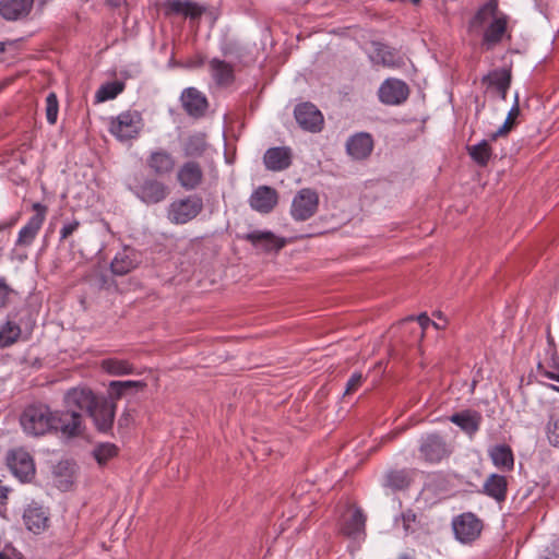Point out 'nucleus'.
I'll return each instance as SVG.
<instances>
[{
	"label": "nucleus",
	"instance_id": "nucleus-1",
	"mask_svg": "<svg viewBox=\"0 0 559 559\" xmlns=\"http://www.w3.org/2000/svg\"><path fill=\"white\" fill-rule=\"evenodd\" d=\"M53 412L48 405L32 404L24 408L20 425L25 435L43 437L53 432Z\"/></svg>",
	"mask_w": 559,
	"mask_h": 559
},
{
	"label": "nucleus",
	"instance_id": "nucleus-2",
	"mask_svg": "<svg viewBox=\"0 0 559 559\" xmlns=\"http://www.w3.org/2000/svg\"><path fill=\"white\" fill-rule=\"evenodd\" d=\"M497 9L496 1H489L477 11L472 20V25H481L488 16L493 17L484 34V44L488 48L500 43L507 31L508 17L504 14H498Z\"/></svg>",
	"mask_w": 559,
	"mask_h": 559
},
{
	"label": "nucleus",
	"instance_id": "nucleus-3",
	"mask_svg": "<svg viewBox=\"0 0 559 559\" xmlns=\"http://www.w3.org/2000/svg\"><path fill=\"white\" fill-rule=\"evenodd\" d=\"M144 128V119L138 110H126L117 117H112L109 123V132L119 142H128L139 138Z\"/></svg>",
	"mask_w": 559,
	"mask_h": 559
},
{
	"label": "nucleus",
	"instance_id": "nucleus-4",
	"mask_svg": "<svg viewBox=\"0 0 559 559\" xmlns=\"http://www.w3.org/2000/svg\"><path fill=\"white\" fill-rule=\"evenodd\" d=\"M5 465L21 483H31L36 474L35 462L31 453L20 447L7 451Z\"/></svg>",
	"mask_w": 559,
	"mask_h": 559
},
{
	"label": "nucleus",
	"instance_id": "nucleus-5",
	"mask_svg": "<svg viewBox=\"0 0 559 559\" xmlns=\"http://www.w3.org/2000/svg\"><path fill=\"white\" fill-rule=\"evenodd\" d=\"M53 432H60L68 439L80 437L84 433V419L80 412L74 409L53 412Z\"/></svg>",
	"mask_w": 559,
	"mask_h": 559
},
{
	"label": "nucleus",
	"instance_id": "nucleus-6",
	"mask_svg": "<svg viewBox=\"0 0 559 559\" xmlns=\"http://www.w3.org/2000/svg\"><path fill=\"white\" fill-rule=\"evenodd\" d=\"M116 402L114 399L98 396L95 405L87 415L92 418L96 430L100 433H109L112 430L116 416Z\"/></svg>",
	"mask_w": 559,
	"mask_h": 559
},
{
	"label": "nucleus",
	"instance_id": "nucleus-7",
	"mask_svg": "<svg viewBox=\"0 0 559 559\" xmlns=\"http://www.w3.org/2000/svg\"><path fill=\"white\" fill-rule=\"evenodd\" d=\"M133 194L147 205L163 202L169 194L168 187L152 177H144L131 187Z\"/></svg>",
	"mask_w": 559,
	"mask_h": 559
},
{
	"label": "nucleus",
	"instance_id": "nucleus-8",
	"mask_svg": "<svg viewBox=\"0 0 559 559\" xmlns=\"http://www.w3.org/2000/svg\"><path fill=\"white\" fill-rule=\"evenodd\" d=\"M202 209L203 202L201 198L188 197L170 204L168 217L175 224H186L197 217Z\"/></svg>",
	"mask_w": 559,
	"mask_h": 559
},
{
	"label": "nucleus",
	"instance_id": "nucleus-9",
	"mask_svg": "<svg viewBox=\"0 0 559 559\" xmlns=\"http://www.w3.org/2000/svg\"><path fill=\"white\" fill-rule=\"evenodd\" d=\"M420 457L428 463H438L449 456L451 450L444 438L438 433H429L420 439Z\"/></svg>",
	"mask_w": 559,
	"mask_h": 559
},
{
	"label": "nucleus",
	"instance_id": "nucleus-10",
	"mask_svg": "<svg viewBox=\"0 0 559 559\" xmlns=\"http://www.w3.org/2000/svg\"><path fill=\"white\" fill-rule=\"evenodd\" d=\"M294 115L298 126L305 131L318 133L323 129V115L312 103L298 104L295 107Z\"/></svg>",
	"mask_w": 559,
	"mask_h": 559
},
{
	"label": "nucleus",
	"instance_id": "nucleus-11",
	"mask_svg": "<svg viewBox=\"0 0 559 559\" xmlns=\"http://www.w3.org/2000/svg\"><path fill=\"white\" fill-rule=\"evenodd\" d=\"M319 206L318 193L309 188L301 189L294 198L290 213L296 221H307Z\"/></svg>",
	"mask_w": 559,
	"mask_h": 559
},
{
	"label": "nucleus",
	"instance_id": "nucleus-12",
	"mask_svg": "<svg viewBox=\"0 0 559 559\" xmlns=\"http://www.w3.org/2000/svg\"><path fill=\"white\" fill-rule=\"evenodd\" d=\"M452 527L456 539L469 543L479 536L483 523L474 513L466 512L453 520Z\"/></svg>",
	"mask_w": 559,
	"mask_h": 559
},
{
	"label": "nucleus",
	"instance_id": "nucleus-13",
	"mask_svg": "<svg viewBox=\"0 0 559 559\" xmlns=\"http://www.w3.org/2000/svg\"><path fill=\"white\" fill-rule=\"evenodd\" d=\"M33 210L36 212L27 223L20 229L15 245L28 247L35 240L46 217L47 207L41 203H34Z\"/></svg>",
	"mask_w": 559,
	"mask_h": 559
},
{
	"label": "nucleus",
	"instance_id": "nucleus-14",
	"mask_svg": "<svg viewBox=\"0 0 559 559\" xmlns=\"http://www.w3.org/2000/svg\"><path fill=\"white\" fill-rule=\"evenodd\" d=\"M49 513L46 508L36 501L26 506L23 512V522L25 527L34 534H40L49 526Z\"/></svg>",
	"mask_w": 559,
	"mask_h": 559
},
{
	"label": "nucleus",
	"instance_id": "nucleus-15",
	"mask_svg": "<svg viewBox=\"0 0 559 559\" xmlns=\"http://www.w3.org/2000/svg\"><path fill=\"white\" fill-rule=\"evenodd\" d=\"M379 99L385 105H400L404 103L408 95L407 84L397 79L385 80L379 88Z\"/></svg>",
	"mask_w": 559,
	"mask_h": 559
},
{
	"label": "nucleus",
	"instance_id": "nucleus-16",
	"mask_svg": "<svg viewBox=\"0 0 559 559\" xmlns=\"http://www.w3.org/2000/svg\"><path fill=\"white\" fill-rule=\"evenodd\" d=\"M277 202L278 193L276 189L264 185L255 188L248 200L250 207L260 214L272 212Z\"/></svg>",
	"mask_w": 559,
	"mask_h": 559
},
{
	"label": "nucleus",
	"instance_id": "nucleus-17",
	"mask_svg": "<svg viewBox=\"0 0 559 559\" xmlns=\"http://www.w3.org/2000/svg\"><path fill=\"white\" fill-rule=\"evenodd\" d=\"M97 399L88 388H72L64 394V404L68 409L84 411L87 414Z\"/></svg>",
	"mask_w": 559,
	"mask_h": 559
},
{
	"label": "nucleus",
	"instance_id": "nucleus-18",
	"mask_svg": "<svg viewBox=\"0 0 559 559\" xmlns=\"http://www.w3.org/2000/svg\"><path fill=\"white\" fill-rule=\"evenodd\" d=\"M140 264L136 250L124 247L118 251L110 263V270L115 275L122 276L134 270Z\"/></svg>",
	"mask_w": 559,
	"mask_h": 559
},
{
	"label": "nucleus",
	"instance_id": "nucleus-19",
	"mask_svg": "<svg viewBox=\"0 0 559 559\" xmlns=\"http://www.w3.org/2000/svg\"><path fill=\"white\" fill-rule=\"evenodd\" d=\"M181 103L186 112L194 118L202 117L207 108L206 97L195 87H188L181 93Z\"/></svg>",
	"mask_w": 559,
	"mask_h": 559
},
{
	"label": "nucleus",
	"instance_id": "nucleus-20",
	"mask_svg": "<svg viewBox=\"0 0 559 559\" xmlns=\"http://www.w3.org/2000/svg\"><path fill=\"white\" fill-rule=\"evenodd\" d=\"M34 0H1L0 15L7 21L25 19L32 11Z\"/></svg>",
	"mask_w": 559,
	"mask_h": 559
},
{
	"label": "nucleus",
	"instance_id": "nucleus-21",
	"mask_svg": "<svg viewBox=\"0 0 559 559\" xmlns=\"http://www.w3.org/2000/svg\"><path fill=\"white\" fill-rule=\"evenodd\" d=\"M373 148V140L368 133H357L346 142V151L354 159L367 158Z\"/></svg>",
	"mask_w": 559,
	"mask_h": 559
},
{
	"label": "nucleus",
	"instance_id": "nucleus-22",
	"mask_svg": "<svg viewBox=\"0 0 559 559\" xmlns=\"http://www.w3.org/2000/svg\"><path fill=\"white\" fill-rule=\"evenodd\" d=\"M209 71L218 86H228L235 81L234 66L219 58H212L209 61Z\"/></svg>",
	"mask_w": 559,
	"mask_h": 559
},
{
	"label": "nucleus",
	"instance_id": "nucleus-23",
	"mask_svg": "<svg viewBox=\"0 0 559 559\" xmlns=\"http://www.w3.org/2000/svg\"><path fill=\"white\" fill-rule=\"evenodd\" d=\"M177 179L183 189L194 190L202 182V168L197 162H187L179 168Z\"/></svg>",
	"mask_w": 559,
	"mask_h": 559
},
{
	"label": "nucleus",
	"instance_id": "nucleus-24",
	"mask_svg": "<svg viewBox=\"0 0 559 559\" xmlns=\"http://www.w3.org/2000/svg\"><path fill=\"white\" fill-rule=\"evenodd\" d=\"M165 15H182L197 19L201 16L202 9L192 0H167L163 4Z\"/></svg>",
	"mask_w": 559,
	"mask_h": 559
},
{
	"label": "nucleus",
	"instance_id": "nucleus-25",
	"mask_svg": "<svg viewBox=\"0 0 559 559\" xmlns=\"http://www.w3.org/2000/svg\"><path fill=\"white\" fill-rule=\"evenodd\" d=\"M146 164L157 176L169 175L175 168V159L173 155L165 150L151 152L146 159Z\"/></svg>",
	"mask_w": 559,
	"mask_h": 559
},
{
	"label": "nucleus",
	"instance_id": "nucleus-26",
	"mask_svg": "<svg viewBox=\"0 0 559 559\" xmlns=\"http://www.w3.org/2000/svg\"><path fill=\"white\" fill-rule=\"evenodd\" d=\"M507 491L508 479L500 474H490L483 485V492L497 502H503L507 499Z\"/></svg>",
	"mask_w": 559,
	"mask_h": 559
},
{
	"label": "nucleus",
	"instance_id": "nucleus-27",
	"mask_svg": "<svg viewBox=\"0 0 559 559\" xmlns=\"http://www.w3.org/2000/svg\"><path fill=\"white\" fill-rule=\"evenodd\" d=\"M488 455L492 464L504 472H511L514 467V455L508 444H496L488 449Z\"/></svg>",
	"mask_w": 559,
	"mask_h": 559
},
{
	"label": "nucleus",
	"instance_id": "nucleus-28",
	"mask_svg": "<svg viewBox=\"0 0 559 559\" xmlns=\"http://www.w3.org/2000/svg\"><path fill=\"white\" fill-rule=\"evenodd\" d=\"M414 472L412 469H392L385 473L383 486L393 491L407 489L413 481Z\"/></svg>",
	"mask_w": 559,
	"mask_h": 559
},
{
	"label": "nucleus",
	"instance_id": "nucleus-29",
	"mask_svg": "<svg viewBox=\"0 0 559 559\" xmlns=\"http://www.w3.org/2000/svg\"><path fill=\"white\" fill-rule=\"evenodd\" d=\"M243 239L266 252L280 249V239L271 231L253 230L246 234Z\"/></svg>",
	"mask_w": 559,
	"mask_h": 559
},
{
	"label": "nucleus",
	"instance_id": "nucleus-30",
	"mask_svg": "<svg viewBox=\"0 0 559 559\" xmlns=\"http://www.w3.org/2000/svg\"><path fill=\"white\" fill-rule=\"evenodd\" d=\"M53 483L62 491H67L73 484L74 464L70 461H60L53 467Z\"/></svg>",
	"mask_w": 559,
	"mask_h": 559
},
{
	"label": "nucleus",
	"instance_id": "nucleus-31",
	"mask_svg": "<svg viewBox=\"0 0 559 559\" xmlns=\"http://www.w3.org/2000/svg\"><path fill=\"white\" fill-rule=\"evenodd\" d=\"M450 420L465 432L473 435L479 429L481 415L476 411H464L453 414Z\"/></svg>",
	"mask_w": 559,
	"mask_h": 559
},
{
	"label": "nucleus",
	"instance_id": "nucleus-32",
	"mask_svg": "<svg viewBox=\"0 0 559 559\" xmlns=\"http://www.w3.org/2000/svg\"><path fill=\"white\" fill-rule=\"evenodd\" d=\"M206 147L205 134L201 132L190 134L182 144V151L187 157H200L204 154Z\"/></svg>",
	"mask_w": 559,
	"mask_h": 559
},
{
	"label": "nucleus",
	"instance_id": "nucleus-33",
	"mask_svg": "<svg viewBox=\"0 0 559 559\" xmlns=\"http://www.w3.org/2000/svg\"><path fill=\"white\" fill-rule=\"evenodd\" d=\"M484 82L495 86L504 99L511 82L510 71L506 69L495 70L484 78Z\"/></svg>",
	"mask_w": 559,
	"mask_h": 559
},
{
	"label": "nucleus",
	"instance_id": "nucleus-34",
	"mask_svg": "<svg viewBox=\"0 0 559 559\" xmlns=\"http://www.w3.org/2000/svg\"><path fill=\"white\" fill-rule=\"evenodd\" d=\"M102 368L111 376H126L134 372L133 365L126 359L107 358L102 361Z\"/></svg>",
	"mask_w": 559,
	"mask_h": 559
},
{
	"label": "nucleus",
	"instance_id": "nucleus-35",
	"mask_svg": "<svg viewBox=\"0 0 559 559\" xmlns=\"http://www.w3.org/2000/svg\"><path fill=\"white\" fill-rule=\"evenodd\" d=\"M371 60L377 64H383L386 67H395L399 64L394 50L380 43L373 44Z\"/></svg>",
	"mask_w": 559,
	"mask_h": 559
},
{
	"label": "nucleus",
	"instance_id": "nucleus-36",
	"mask_svg": "<svg viewBox=\"0 0 559 559\" xmlns=\"http://www.w3.org/2000/svg\"><path fill=\"white\" fill-rule=\"evenodd\" d=\"M467 152L471 158L481 167L486 166L492 156V150L488 140H483L475 145H468Z\"/></svg>",
	"mask_w": 559,
	"mask_h": 559
},
{
	"label": "nucleus",
	"instance_id": "nucleus-37",
	"mask_svg": "<svg viewBox=\"0 0 559 559\" xmlns=\"http://www.w3.org/2000/svg\"><path fill=\"white\" fill-rule=\"evenodd\" d=\"M143 381L126 380V381H111L109 383V394L114 400L121 399L127 392L131 390H139L145 388Z\"/></svg>",
	"mask_w": 559,
	"mask_h": 559
},
{
	"label": "nucleus",
	"instance_id": "nucleus-38",
	"mask_svg": "<svg viewBox=\"0 0 559 559\" xmlns=\"http://www.w3.org/2000/svg\"><path fill=\"white\" fill-rule=\"evenodd\" d=\"M22 333V328L11 321L8 320L0 328V347H8L14 344Z\"/></svg>",
	"mask_w": 559,
	"mask_h": 559
},
{
	"label": "nucleus",
	"instance_id": "nucleus-39",
	"mask_svg": "<svg viewBox=\"0 0 559 559\" xmlns=\"http://www.w3.org/2000/svg\"><path fill=\"white\" fill-rule=\"evenodd\" d=\"M124 90V83L112 81L103 84L96 92L95 98L97 103H103L116 98Z\"/></svg>",
	"mask_w": 559,
	"mask_h": 559
},
{
	"label": "nucleus",
	"instance_id": "nucleus-40",
	"mask_svg": "<svg viewBox=\"0 0 559 559\" xmlns=\"http://www.w3.org/2000/svg\"><path fill=\"white\" fill-rule=\"evenodd\" d=\"M118 455V448L110 442H103L95 445L93 449V457L99 465H105L107 462Z\"/></svg>",
	"mask_w": 559,
	"mask_h": 559
},
{
	"label": "nucleus",
	"instance_id": "nucleus-41",
	"mask_svg": "<svg viewBox=\"0 0 559 559\" xmlns=\"http://www.w3.org/2000/svg\"><path fill=\"white\" fill-rule=\"evenodd\" d=\"M366 518L360 510H355L343 527V533L347 536H355L365 527Z\"/></svg>",
	"mask_w": 559,
	"mask_h": 559
},
{
	"label": "nucleus",
	"instance_id": "nucleus-42",
	"mask_svg": "<svg viewBox=\"0 0 559 559\" xmlns=\"http://www.w3.org/2000/svg\"><path fill=\"white\" fill-rule=\"evenodd\" d=\"M519 115H520L519 97H518V95H515V103H514L513 107L510 109L504 123L496 132H493L490 135V140L496 141L498 136L506 135L514 126L515 119L519 117Z\"/></svg>",
	"mask_w": 559,
	"mask_h": 559
},
{
	"label": "nucleus",
	"instance_id": "nucleus-43",
	"mask_svg": "<svg viewBox=\"0 0 559 559\" xmlns=\"http://www.w3.org/2000/svg\"><path fill=\"white\" fill-rule=\"evenodd\" d=\"M59 102L56 93L51 92L46 97V119L49 124H55L58 119Z\"/></svg>",
	"mask_w": 559,
	"mask_h": 559
},
{
	"label": "nucleus",
	"instance_id": "nucleus-44",
	"mask_svg": "<svg viewBox=\"0 0 559 559\" xmlns=\"http://www.w3.org/2000/svg\"><path fill=\"white\" fill-rule=\"evenodd\" d=\"M263 162L269 170H280V146L269 148L264 154Z\"/></svg>",
	"mask_w": 559,
	"mask_h": 559
},
{
	"label": "nucleus",
	"instance_id": "nucleus-45",
	"mask_svg": "<svg viewBox=\"0 0 559 559\" xmlns=\"http://www.w3.org/2000/svg\"><path fill=\"white\" fill-rule=\"evenodd\" d=\"M548 441L559 448V417H551L546 426Z\"/></svg>",
	"mask_w": 559,
	"mask_h": 559
},
{
	"label": "nucleus",
	"instance_id": "nucleus-46",
	"mask_svg": "<svg viewBox=\"0 0 559 559\" xmlns=\"http://www.w3.org/2000/svg\"><path fill=\"white\" fill-rule=\"evenodd\" d=\"M80 222L76 218L71 221H67L63 223V226L60 229L59 241H66L70 236H72L80 227Z\"/></svg>",
	"mask_w": 559,
	"mask_h": 559
},
{
	"label": "nucleus",
	"instance_id": "nucleus-47",
	"mask_svg": "<svg viewBox=\"0 0 559 559\" xmlns=\"http://www.w3.org/2000/svg\"><path fill=\"white\" fill-rule=\"evenodd\" d=\"M364 380V377L360 372H355L349 380L347 381L346 388H345V395H349L355 393L358 388L361 385Z\"/></svg>",
	"mask_w": 559,
	"mask_h": 559
},
{
	"label": "nucleus",
	"instance_id": "nucleus-48",
	"mask_svg": "<svg viewBox=\"0 0 559 559\" xmlns=\"http://www.w3.org/2000/svg\"><path fill=\"white\" fill-rule=\"evenodd\" d=\"M11 292L12 289L7 284L5 278L0 276V308L7 306L9 295Z\"/></svg>",
	"mask_w": 559,
	"mask_h": 559
},
{
	"label": "nucleus",
	"instance_id": "nucleus-49",
	"mask_svg": "<svg viewBox=\"0 0 559 559\" xmlns=\"http://www.w3.org/2000/svg\"><path fill=\"white\" fill-rule=\"evenodd\" d=\"M416 321L418 323V329H419V335L420 337L424 336L425 334V331L426 329L431 324L433 323V321L430 320V318L426 314V313H420L417 318H416Z\"/></svg>",
	"mask_w": 559,
	"mask_h": 559
},
{
	"label": "nucleus",
	"instance_id": "nucleus-50",
	"mask_svg": "<svg viewBox=\"0 0 559 559\" xmlns=\"http://www.w3.org/2000/svg\"><path fill=\"white\" fill-rule=\"evenodd\" d=\"M416 513L413 510H406L402 513V521L405 531L409 530L411 523L416 521Z\"/></svg>",
	"mask_w": 559,
	"mask_h": 559
},
{
	"label": "nucleus",
	"instance_id": "nucleus-51",
	"mask_svg": "<svg viewBox=\"0 0 559 559\" xmlns=\"http://www.w3.org/2000/svg\"><path fill=\"white\" fill-rule=\"evenodd\" d=\"M292 156V150L289 147L282 146V170L290 166Z\"/></svg>",
	"mask_w": 559,
	"mask_h": 559
},
{
	"label": "nucleus",
	"instance_id": "nucleus-52",
	"mask_svg": "<svg viewBox=\"0 0 559 559\" xmlns=\"http://www.w3.org/2000/svg\"><path fill=\"white\" fill-rule=\"evenodd\" d=\"M10 491H11V488L8 486H4L2 484V480L0 479V506L7 504Z\"/></svg>",
	"mask_w": 559,
	"mask_h": 559
},
{
	"label": "nucleus",
	"instance_id": "nucleus-53",
	"mask_svg": "<svg viewBox=\"0 0 559 559\" xmlns=\"http://www.w3.org/2000/svg\"><path fill=\"white\" fill-rule=\"evenodd\" d=\"M131 421V414L126 409L118 419V426L120 428L128 427Z\"/></svg>",
	"mask_w": 559,
	"mask_h": 559
},
{
	"label": "nucleus",
	"instance_id": "nucleus-54",
	"mask_svg": "<svg viewBox=\"0 0 559 559\" xmlns=\"http://www.w3.org/2000/svg\"><path fill=\"white\" fill-rule=\"evenodd\" d=\"M205 57L202 55H197L193 59L190 60L189 67L191 68H200L204 64Z\"/></svg>",
	"mask_w": 559,
	"mask_h": 559
},
{
	"label": "nucleus",
	"instance_id": "nucleus-55",
	"mask_svg": "<svg viewBox=\"0 0 559 559\" xmlns=\"http://www.w3.org/2000/svg\"><path fill=\"white\" fill-rule=\"evenodd\" d=\"M15 224V219H11L9 222L0 223V231L11 228Z\"/></svg>",
	"mask_w": 559,
	"mask_h": 559
},
{
	"label": "nucleus",
	"instance_id": "nucleus-56",
	"mask_svg": "<svg viewBox=\"0 0 559 559\" xmlns=\"http://www.w3.org/2000/svg\"><path fill=\"white\" fill-rule=\"evenodd\" d=\"M414 321H415L414 317H408V318L403 320L402 324L406 325V324L413 323Z\"/></svg>",
	"mask_w": 559,
	"mask_h": 559
},
{
	"label": "nucleus",
	"instance_id": "nucleus-57",
	"mask_svg": "<svg viewBox=\"0 0 559 559\" xmlns=\"http://www.w3.org/2000/svg\"><path fill=\"white\" fill-rule=\"evenodd\" d=\"M0 559H12L5 550H0Z\"/></svg>",
	"mask_w": 559,
	"mask_h": 559
},
{
	"label": "nucleus",
	"instance_id": "nucleus-58",
	"mask_svg": "<svg viewBox=\"0 0 559 559\" xmlns=\"http://www.w3.org/2000/svg\"><path fill=\"white\" fill-rule=\"evenodd\" d=\"M546 376L549 378V379H552V380H556V378H558V374H555L552 372H547Z\"/></svg>",
	"mask_w": 559,
	"mask_h": 559
},
{
	"label": "nucleus",
	"instance_id": "nucleus-59",
	"mask_svg": "<svg viewBox=\"0 0 559 559\" xmlns=\"http://www.w3.org/2000/svg\"><path fill=\"white\" fill-rule=\"evenodd\" d=\"M399 559H413V557L408 554H402Z\"/></svg>",
	"mask_w": 559,
	"mask_h": 559
},
{
	"label": "nucleus",
	"instance_id": "nucleus-60",
	"mask_svg": "<svg viewBox=\"0 0 559 559\" xmlns=\"http://www.w3.org/2000/svg\"><path fill=\"white\" fill-rule=\"evenodd\" d=\"M4 50H5L4 43L0 41V53L4 52Z\"/></svg>",
	"mask_w": 559,
	"mask_h": 559
},
{
	"label": "nucleus",
	"instance_id": "nucleus-61",
	"mask_svg": "<svg viewBox=\"0 0 559 559\" xmlns=\"http://www.w3.org/2000/svg\"><path fill=\"white\" fill-rule=\"evenodd\" d=\"M430 325L435 326L436 329H440L439 323H437V322H435V321H433V323H431Z\"/></svg>",
	"mask_w": 559,
	"mask_h": 559
},
{
	"label": "nucleus",
	"instance_id": "nucleus-62",
	"mask_svg": "<svg viewBox=\"0 0 559 559\" xmlns=\"http://www.w3.org/2000/svg\"><path fill=\"white\" fill-rule=\"evenodd\" d=\"M284 245H285V239L282 237L281 246L284 247Z\"/></svg>",
	"mask_w": 559,
	"mask_h": 559
},
{
	"label": "nucleus",
	"instance_id": "nucleus-63",
	"mask_svg": "<svg viewBox=\"0 0 559 559\" xmlns=\"http://www.w3.org/2000/svg\"><path fill=\"white\" fill-rule=\"evenodd\" d=\"M552 389L559 391V388L558 386H555V385H551Z\"/></svg>",
	"mask_w": 559,
	"mask_h": 559
},
{
	"label": "nucleus",
	"instance_id": "nucleus-64",
	"mask_svg": "<svg viewBox=\"0 0 559 559\" xmlns=\"http://www.w3.org/2000/svg\"><path fill=\"white\" fill-rule=\"evenodd\" d=\"M557 381H559V374H558V378H556Z\"/></svg>",
	"mask_w": 559,
	"mask_h": 559
}]
</instances>
